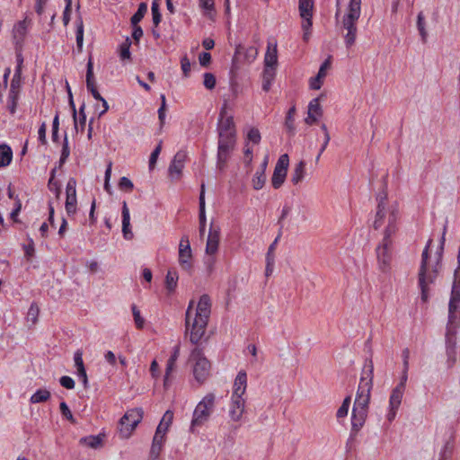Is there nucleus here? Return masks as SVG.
<instances>
[{
  "label": "nucleus",
  "mask_w": 460,
  "mask_h": 460,
  "mask_svg": "<svg viewBox=\"0 0 460 460\" xmlns=\"http://www.w3.org/2000/svg\"><path fill=\"white\" fill-rule=\"evenodd\" d=\"M323 80H324L323 78H322L318 75L312 77L309 81L310 88L314 89V90H319L323 84Z\"/></svg>",
  "instance_id": "54"
},
{
  "label": "nucleus",
  "mask_w": 460,
  "mask_h": 460,
  "mask_svg": "<svg viewBox=\"0 0 460 460\" xmlns=\"http://www.w3.org/2000/svg\"><path fill=\"white\" fill-rule=\"evenodd\" d=\"M163 446L160 444L152 443L150 456L153 460H156L160 455Z\"/></svg>",
  "instance_id": "57"
},
{
  "label": "nucleus",
  "mask_w": 460,
  "mask_h": 460,
  "mask_svg": "<svg viewBox=\"0 0 460 460\" xmlns=\"http://www.w3.org/2000/svg\"><path fill=\"white\" fill-rule=\"evenodd\" d=\"M59 382L60 385L66 389L75 388V381L70 376H64L60 378Z\"/></svg>",
  "instance_id": "56"
},
{
  "label": "nucleus",
  "mask_w": 460,
  "mask_h": 460,
  "mask_svg": "<svg viewBox=\"0 0 460 460\" xmlns=\"http://www.w3.org/2000/svg\"><path fill=\"white\" fill-rule=\"evenodd\" d=\"M216 402V395L213 393L207 394L197 404L191 420L190 428L200 426L208 420L213 412Z\"/></svg>",
  "instance_id": "6"
},
{
  "label": "nucleus",
  "mask_w": 460,
  "mask_h": 460,
  "mask_svg": "<svg viewBox=\"0 0 460 460\" xmlns=\"http://www.w3.org/2000/svg\"><path fill=\"white\" fill-rule=\"evenodd\" d=\"M150 372L153 378L157 379L159 377V365L155 359L151 363Z\"/></svg>",
  "instance_id": "64"
},
{
  "label": "nucleus",
  "mask_w": 460,
  "mask_h": 460,
  "mask_svg": "<svg viewBox=\"0 0 460 460\" xmlns=\"http://www.w3.org/2000/svg\"><path fill=\"white\" fill-rule=\"evenodd\" d=\"M219 121L217 126L218 137H236L235 125L234 118L227 115V102H225L219 113Z\"/></svg>",
  "instance_id": "14"
},
{
  "label": "nucleus",
  "mask_w": 460,
  "mask_h": 460,
  "mask_svg": "<svg viewBox=\"0 0 460 460\" xmlns=\"http://www.w3.org/2000/svg\"><path fill=\"white\" fill-rule=\"evenodd\" d=\"M314 0H299V13L303 21H312Z\"/></svg>",
  "instance_id": "25"
},
{
  "label": "nucleus",
  "mask_w": 460,
  "mask_h": 460,
  "mask_svg": "<svg viewBox=\"0 0 460 460\" xmlns=\"http://www.w3.org/2000/svg\"><path fill=\"white\" fill-rule=\"evenodd\" d=\"M417 27H418V30H419V31L420 33V36H421L422 40H425L426 37H427V31H426V29H425L424 15H423L422 12L419 13V14H418V17H417Z\"/></svg>",
  "instance_id": "44"
},
{
  "label": "nucleus",
  "mask_w": 460,
  "mask_h": 460,
  "mask_svg": "<svg viewBox=\"0 0 460 460\" xmlns=\"http://www.w3.org/2000/svg\"><path fill=\"white\" fill-rule=\"evenodd\" d=\"M289 164V158L287 154L281 155L275 165L271 184L274 189H279L285 181Z\"/></svg>",
  "instance_id": "15"
},
{
  "label": "nucleus",
  "mask_w": 460,
  "mask_h": 460,
  "mask_svg": "<svg viewBox=\"0 0 460 460\" xmlns=\"http://www.w3.org/2000/svg\"><path fill=\"white\" fill-rule=\"evenodd\" d=\"M460 309V245L457 252V266L454 271V282L449 301V319Z\"/></svg>",
  "instance_id": "12"
},
{
  "label": "nucleus",
  "mask_w": 460,
  "mask_h": 460,
  "mask_svg": "<svg viewBox=\"0 0 460 460\" xmlns=\"http://www.w3.org/2000/svg\"><path fill=\"white\" fill-rule=\"evenodd\" d=\"M146 4L145 3H141L138 5V9L136 12V13L131 17L132 25H137L143 19L145 13H146Z\"/></svg>",
  "instance_id": "37"
},
{
  "label": "nucleus",
  "mask_w": 460,
  "mask_h": 460,
  "mask_svg": "<svg viewBox=\"0 0 460 460\" xmlns=\"http://www.w3.org/2000/svg\"><path fill=\"white\" fill-rule=\"evenodd\" d=\"M392 239L383 238L376 249L377 268L382 273H388L392 269Z\"/></svg>",
  "instance_id": "10"
},
{
  "label": "nucleus",
  "mask_w": 460,
  "mask_h": 460,
  "mask_svg": "<svg viewBox=\"0 0 460 460\" xmlns=\"http://www.w3.org/2000/svg\"><path fill=\"white\" fill-rule=\"evenodd\" d=\"M178 263L182 270L191 272L193 268V254L189 237L183 235L179 243Z\"/></svg>",
  "instance_id": "13"
},
{
  "label": "nucleus",
  "mask_w": 460,
  "mask_h": 460,
  "mask_svg": "<svg viewBox=\"0 0 460 460\" xmlns=\"http://www.w3.org/2000/svg\"><path fill=\"white\" fill-rule=\"evenodd\" d=\"M179 279V275L175 270H169L165 276V288L169 295L174 293L177 283Z\"/></svg>",
  "instance_id": "26"
},
{
  "label": "nucleus",
  "mask_w": 460,
  "mask_h": 460,
  "mask_svg": "<svg viewBox=\"0 0 460 460\" xmlns=\"http://www.w3.org/2000/svg\"><path fill=\"white\" fill-rule=\"evenodd\" d=\"M50 398V392L47 389L37 390L30 399L31 403H40L47 402Z\"/></svg>",
  "instance_id": "33"
},
{
  "label": "nucleus",
  "mask_w": 460,
  "mask_h": 460,
  "mask_svg": "<svg viewBox=\"0 0 460 460\" xmlns=\"http://www.w3.org/2000/svg\"><path fill=\"white\" fill-rule=\"evenodd\" d=\"M236 137H219L217 158L220 164H224L230 152L234 149Z\"/></svg>",
  "instance_id": "19"
},
{
  "label": "nucleus",
  "mask_w": 460,
  "mask_h": 460,
  "mask_svg": "<svg viewBox=\"0 0 460 460\" xmlns=\"http://www.w3.org/2000/svg\"><path fill=\"white\" fill-rule=\"evenodd\" d=\"M84 108H85V104H83L81 107H80V115H81V118L79 120H77V118L75 117V119L74 118V121H75V128L76 130H78L79 128L81 130L84 129V126H85V122H86V117H85V114L84 112Z\"/></svg>",
  "instance_id": "42"
},
{
  "label": "nucleus",
  "mask_w": 460,
  "mask_h": 460,
  "mask_svg": "<svg viewBox=\"0 0 460 460\" xmlns=\"http://www.w3.org/2000/svg\"><path fill=\"white\" fill-rule=\"evenodd\" d=\"M408 369L409 368H403L399 384L392 390L389 398L388 412L386 414V419L389 422H392L394 420L397 411L402 403L408 379Z\"/></svg>",
  "instance_id": "8"
},
{
  "label": "nucleus",
  "mask_w": 460,
  "mask_h": 460,
  "mask_svg": "<svg viewBox=\"0 0 460 460\" xmlns=\"http://www.w3.org/2000/svg\"><path fill=\"white\" fill-rule=\"evenodd\" d=\"M220 242V228L213 225L210 226L209 232L207 238L206 243V254L209 256V261L211 264L215 262V254L218 251Z\"/></svg>",
  "instance_id": "17"
},
{
  "label": "nucleus",
  "mask_w": 460,
  "mask_h": 460,
  "mask_svg": "<svg viewBox=\"0 0 460 460\" xmlns=\"http://www.w3.org/2000/svg\"><path fill=\"white\" fill-rule=\"evenodd\" d=\"M74 360L77 370L84 368L82 353L80 351L75 352Z\"/></svg>",
  "instance_id": "63"
},
{
  "label": "nucleus",
  "mask_w": 460,
  "mask_h": 460,
  "mask_svg": "<svg viewBox=\"0 0 460 460\" xmlns=\"http://www.w3.org/2000/svg\"><path fill=\"white\" fill-rule=\"evenodd\" d=\"M80 444L87 447L97 449L102 446V437L101 435L87 436L80 439Z\"/></svg>",
  "instance_id": "27"
},
{
  "label": "nucleus",
  "mask_w": 460,
  "mask_h": 460,
  "mask_svg": "<svg viewBox=\"0 0 460 460\" xmlns=\"http://www.w3.org/2000/svg\"><path fill=\"white\" fill-rule=\"evenodd\" d=\"M361 13V0H349L342 17V27L347 31L344 41L347 48L354 45L357 38V22Z\"/></svg>",
  "instance_id": "5"
},
{
  "label": "nucleus",
  "mask_w": 460,
  "mask_h": 460,
  "mask_svg": "<svg viewBox=\"0 0 460 460\" xmlns=\"http://www.w3.org/2000/svg\"><path fill=\"white\" fill-rule=\"evenodd\" d=\"M199 7L204 11V14L211 17L214 11V0H199Z\"/></svg>",
  "instance_id": "38"
},
{
  "label": "nucleus",
  "mask_w": 460,
  "mask_h": 460,
  "mask_svg": "<svg viewBox=\"0 0 460 460\" xmlns=\"http://www.w3.org/2000/svg\"><path fill=\"white\" fill-rule=\"evenodd\" d=\"M86 86L87 89L91 92L93 98L97 101L102 102V110L100 111L99 116H102L109 110V105L106 100L99 93L94 81H93V62L90 59L87 64V72H86Z\"/></svg>",
  "instance_id": "16"
},
{
  "label": "nucleus",
  "mask_w": 460,
  "mask_h": 460,
  "mask_svg": "<svg viewBox=\"0 0 460 460\" xmlns=\"http://www.w3.org/2000/svg\"><path fill=\"white\" fill-rule=\"evenodd\" d=\"M295 114H296V107L292 106L291 108H289V110L287 113V116H286V120H285V127H286L288 134H290V135H294L295 130H296Z\"/></svg>",
  "instance_id": "32"
},
{
  "label": "nucleus",
  "mask_w": 460,
  "mask_h": 460,
  "mask_svg": "<svg viewBox=\"0 0 460 460\" xmlns=\"http://www.w3.org/2000/svg\"><path fill=\"white\" fill-rule=\"evenodd\" d=\"M331 66H332V61H331V57H329L321 65L320 69H319V71H318L316 75H318V76H320V77L324 79L326 77V75H327V71L331 68Z\"/></svg>",
  "instance_id": "48"
},
{
  "label": "nucleus",
  "mask_w": 460,
  "mask_h": 460,
  "mask_svg": "<svg viewBox=\"0 0 460 460\" xmlns=\"http://www.w3.org/2000/svg\"><path fill=\"white\" fill-rule=\"evenodd\" d=\"M247 374L245 371H240L234 378L231 398L246 399Z\"/></svg>",
  "instance_id": "18"
},
{
  "label": "nucleus",
  "mask_w": 460,
  "mask_h": 460,
  "mask_svg": "<svg viewBox=\"0 0 460 460\" xmlns=\"http://www.w3.org/2000/svg\"><path fill=\"white\" fill-rule=\"evenodd\" d=\"M199 64L202 66H207L211 60V55L208 52H203L199 57Z\"/></svg>",
  "instance_id": "62"
},
{
  "label": "nucleus",
  "mask_w": 460,
  "mask_h": 460,
  "mask_svg": "<svg viewBox=\"0 0 460 460\" xmlns=\"http://www.w3.org/2000/svg\"><path fill=\"white\" fill-rule=\"evenodd\" d=\"M84 42V23L82 19L77 21L76 24V45L79 50L83 48Z\"/></svg>",
  "instance_id": "39"
},
{
  "label": "nucleus",
  "mask_w": 460,
  "mask_h": 460,
  "mask_svg": "<svg viewBox=\"0 0 460 460\" xmlns=\"http://www.w3.org/2000/svg\"><path fill=\"white\" fill-rule=\"evenodd\" d=\"M122 234L127 240L133 238V233L130 229V214L126 201L122 203Z\"/></svg>",
  "instance_id": "23"
},
{
  "label": "nucleus",
  "mask_w": 460,
  "mask_h": 460,
  "mask_svg": "<svg viewBox=\"0 0 460 460\" xmlns=\"http://www.w3.org/2000/svg\"><path fill=\"white\" fill-rule=\"evenodd\" d=\"M179 355H180V346L177 345L174 347L173 352L167 361V366H166V370H165V375H164V386L168 385L170 375L175 367V364L179 358Z\"/></svg>",
  "instance_id": "24"
},
{
  "label": "nucleus",
  "mask_w": 460,
  "mask_h": 460,
  "mask_svg": "<svg viewBox=\"0 0 460 460\" xmlns=\"http://www.w3.org/2000/svg\"><path fill=\"white\" fill-rule=\"evenodd\" d=\"M172 420H173V413L172 411L168 410L164 412L160 422L170 427L172 422Z\"/></svg>",
  "instance_id": "60"
},
{
  "label": "nucleus",
  "mask_w": 460,
  "mask_h": 460,
  "mask_svg": "<svg viewBox=\"0 0 460 460\" xmlns=\"http://www.w3.org/2000/svg\"><path fill=\"white\" fill-rule=\"evenodd\" d=\"M371 381L361 379L351 411V427L358 431L365 424L370 402Z\"/></svg>",
  "instance_id": "3"
},
{
  "label": "nucleus",
  "mask_w": 460,
  "mask_h": 460,
  "mask_svg": "<svg viewBox=\"0 0 460 460\" xmlns=\"http://www.w3.org/2000/svg\"><path fill=\"white\" fill-rule=\"evenodd\" d=\"M203 84L206 88H208L209 90L213 89L216 85V78H215L214 75H212L210 73H206L204 75Z\"/></svg>",
  "instance_id": "49"
},
{
  "label": "nucleus",
  "mask_w": 460,
  "mask_h": 460,
  "mask_svg": "<svg viewBox=\"0 0 460 460\" xmlns=\"http://www.w3.org/2000/svg\"><path fill=\"white\" fill-rule=\"evenodd\" d=\"M21 76L22 75H20V72L15 71L11 81L9 97L12 99L13 103L18 97L19 90L21 87Z\"/></svg>",
  "instance_id": "29"
},
{
  "label": "nucleus",
  "mask_w": 460,
  "mask_h": 460,
  "mask_svg": "<svg viewBox=\"0 0 460 460\" xmlns=\"http://www.w3.org/2000/svg\"><path fill=\"white\" fill-rule=\"evenodd\" d=\"M305 174V163L304 161H300L297 163L293 170L291 175V181L293 184L296 185L304 179Z\"/></svg>",
  "instance_id": "28"
},
{
  "label": "nucleus",
  "mask_w": 460,
  "mask_h": 460,
  "mask_svg": "<svg viewBox=\"0 0 460 460\" xmlns=\"http://www.w3.org/2000/svg\"><path fill=\"white\" fill-rule=\"evenodd\" d=\"M131 309L136 327L137 329H143L145 325V319L141 316L139 309L135 305L131 306Z\"/></svg>",
  "instance_id": "40"
},
{
  "label": "nucleus",
  "mask_w": 460,
  "mask_h": 460,
  "mask_svg": "<svg viewBox=\"0 0 460 460\" xmlns=\"http://www.w3.org/2000/svg\"><path fill=\"white\" fill-rule=\"evenodd\" d=\"M323 115V108L320 104V98L313 99L307 108V116L305 119V122L311 126L316 123Z\"/></svg>",
  "instance_id": "20"
},
{
  "label": "nucleus",
  "mask_w": 460,
  "mask_h": 460,
  "mask_svg": "<svg viewBox=\"0 0 460 460\" xmlns=\"http://www.w3.org/2000/svg\"><path fill=\"white\" fill-rule=\"evenodd\" d=\"M69 155H70V150H69V147H68V141H67V137H65L63 146H62L61 156H60V159H59V167H61L66 163V161L68 158Z\"/></svg>",
  "instance_id": "45"
},
{
  "label": "nucleus",
  "mask_w": 460,
  "mask_h": 460,
  "mask_svg": "<svg viewBox=\"0 0 460 460\" xmlns=\"http://www.w3.org/2000/svg\"><path fill=\"white\" fill-rule=\"evenodd\" d=\"M119 187L121 190L130 191L132 190L134 185L133 182L128 177H121L119 182Z\"/></svg>",
  "instance_id": "53"
},
{
  "label": "nucleus",
  "mask_w": 460,
  "mask_h": 460,
  "mask_svg": "<svg viewBox=\"0 0 460 460\" xmlns=\"http://www.w3.org/2000/svg\"><path fill=\"white\" fill-rule=\"evenodd\" d=\"M190 360L193 362L192 372L195 380L199 384H203L210 375V362L199 348H195L191 350Z\"/></svg>",
  "instance_id": "7"
},
{
  "label": "nucleus",
  "mask_w": 460,
  "mask_h": 460,
  "mask_svg": "<svg viewBox=\"0 0 460 460\" xmlns=\"http://www.w3.org/2000/svg\"><path fill=\"white\" fill-rule=\"evenodd\" d=\"M40 309L36 304H31L27 314V319L28 321L31 322L32 323H36L38 321Z\"/></svg>",
  "instance_id": "43"
},
{
  "label": "nucleus",
  "mask_w": 460,
  "mask_h": 460,
  "mask_svg": "<svg viewBox=\"0 0 460 460\" xmlns=\"http://www.w3.org/2000/svg\"><path fill=\"white\" fill-rule=\"evenodd\" d=\"M66 210L68 215L75 213V211H76V195L66 196Z\"/></svg>",
  "instance_id": "41"
},
{
  "label": "nucleus",
  "mask_w": 460,
  "mask_h": 460,
  "mask_svg": "<svg viewBox=\"0 0 460 460\" xmlns=\"http://www.w3.org/2000/svg\"><path fill=\"white\" fill-rule=\"evenodd\" d=\"M187 155L183 151H179L174 155L170 166H169V174L172 179L178 180L181 175L182 169L184 167V163L186 161Z\"/></svg>",
  "instance_id": "21"
},
{
  "label": "nucleus",
  "mask_w": 460,
  "mask_h": 460,
  "mask_svg": "<svg viewBox=\"0 0 460 460\" xmlns=\"http://www.w3.org/2000/svg\"><path fill=\"white\" fill-rule=\"evenodd\" d=\"M59 408H60V411H61L62 415L66 419H67L72 423L76 422L70 409L68 408L67 404L65 402H60Z\"/></svg>",
  "instance_id": "47"
},
{
  "label": "nucleus",
  "mask_w": 460,
  "mask_h": 460,
  "mask_svg": "<svg viewBox=\"0 0 460 460\" xmlns=\"http://www.w3.org/2000/svg\"><path fill=\"white\" fill-rule=\"evenodd\" d=\"M162 149V143L160 142L158 146L155 147V149L152 152L149 159V166L150 168H153L156 163L157 157L161 152Z\"/></svg>",
  "instance_id": "55"
},
{
  "label": "nucleus",
  "mask_w": 460,
  "mask_h": 460,
  "mask_svg": "<svg viewBox=\"0 0 460 460\" xmlns=\"http://www.w3.org/2000/svg\"><path fill=\"white\" fill-rule=\"evenodd\" d=\"M181 69L185 76L189 75L190 71V62L187 57H183L181 60Z\"/></svg>",
  "instance_id": "61"
},
{
  "label": "nucleus",
  "mask_w": 460,
  "mask_h": 460,
  "mask_svg": "<svg viewBox=\"0 0 460 460\" xmlns=\"http://www.w3.org/2000/svg\"><path fill=\"white\" fill-rule=\"evenodd\" d=\"M350 402H351V397L350 396H347L341 405L339 407V409L337 410V412H336V417L338 420H341V419H344L348 416L349 414V408H350Z\"/></svg>",
  "instance_id": "35"
},
{
  "label": "nucleus",
  "mask_w": 460,
  "mask_h": 460,
  "mask_svg": "<svg viewBox=\"0 0 460 460\" xmlns=\"http://www.w3.org/2000/svg\"><path fill=\"white\" fill-rule=\"evenodd\" d=\"M194 302L190 301L186 311V332L190 334V341L198 344L205 334L210 315L211 301L208 295H202L192 317Z\"/></svg>",
  "instance_id": "1"
},
{
  "label": "nucleus",
  "mask_w": 460,
  "mask_h": 460,
  "mask_svg": "<svg viewBox=\"0 0 460 460\" xmlns=\"http://www.w3.org/2000/svg\"><path fill=\"white\" fill-rule=\"evenodd\" d=\"M266 181V175L263 172L257 171L252 178V183L254 190H259L263 188Z\"/></svg>",
  "instance_id": "36"
},
{
  "label": "nucleus",
  "mask_w": 460,
  "mask_h": 460,
  "mask_svg": "<svg viewBox=\"0 0 460 460\" xmlns=\"http://www.w3.org/2000/svg\"><path fill=\"white\" fill-rule=\"evenodd\" d=\"M143 419V410L134 408L128 410L120 419L119 433L121 438H128Z\"/></svg>",
  "instance_id": "9"
},
{
  "label": "nucleus",
  "mask_w": 460,
  "mask_h": 460,
  "mask_svg": "<svg viewBox=\"0 0 460 460\" xmlns=\"http://www.w3.org/2000/svg\"><path fill=\"white\" fill-rule=\"evenodd\" d=\"M246 411V399L231 398L226 406V418L235 428L240 427Z\"/></svg>",
  "instance_id": "11"
},
{
  "label": "nucleus",
  "mask_w": 460,
  "mask_h": 460,
  "mask_svg": "<svg viewBox=\"0 0 460 460\" xmlns=\"http://www.w3.org/2000/svg\"><path fill=\"white\" fill-rule=\"evenodd\" d=\"M431 240H429L426 247L421 253V261L418 271V284L421 291V300L426 303L429 296V288L435 283L441 264L439 259L432 260L429 254V246Z\"/></svg>",
  "instance_id": "2"
},
{
  "label": "nucleus",
  "mask_w": 460,
  "mask_h": 460,
  "mask_svg": "<svg viewBox=\"0 0 460 460\" xmlns=\"http://www.w3.org/2000/svg\"><path fill=\"white\" fill-rule=\"evenodd\" d=\"M399 217L398 208L396 205L386 206L384 199H381L377 206L376 219L374 221V228L379 229L386 224L384 230V237L391 239L392 235L397 231V220Z\"/></svg>",
  "instance_id": "4"
},
{
  "label": "nucleus",
  "mask_w": 460,
  "mask_h": 460,
  "mask_svg": "<svg viewBox=\"0 0 460 460\" xmlns=\"http://www.w3.org/2000/svg\"><path fill=\"white\" fill-rule=\"evenodd\" d=\"M66 196L76 195V181L74 178H70L66 183Z\"/></svg>",
  "instance_id": "51"
},
{
  "label": "nucleus",
  "mask_w": 460,
  "mask_h": 460,
  "mask_svg": "<svg viewBox=\"0 0 460 460\" xmlns=\"http://www.w3.org/2000/svg\"><path fill=\"white\" fill-rule=\"evenodd\" d=\"M131 45L130 39L128 37L119 48V55L122 61L130 60L131 53L129 50Z\"/></svg>",
  "instance_id": "34"
},
{
  "label": "nucleus",
  "mask_w": 460,
  "mask_h": 460,
  "mask_svg": "<svg viewBox=\"0 0 460 460\" xmlns=\"http://www.w3.org/2000/svg\"><path fill=\"white\" fill-rule=\"evenodd\" d=\"M448 356V366L452 367L456 361V351L455 345H449L447 349Z\"/></svg>",
  "instance_id": "50"
},
{
  "label": "nucleus",
  "mask_w": 460,
  "mask_h": 460,
  "mask_svg": "<svg viewBox=\"0 0 460 460\" xmlns=\"http://www.w3.org/2000/svg\"><path fill=\"white\" fill-rule=\"evenodd\" d=\"M261 136L259 128L255 127H248L246 128L245 140L246 146L249 143H252L253 145H258L261 142Z\"/></svg>",
  "instance_id": "30"
},
{
  "label": "nucleus",
  "mask_w": 460,
  "mask_h": 460,
  "mask_svg": "<svg viewBox=\"0 0 460 460\" xmlns=\"http://www.w3.org/2000/svg\"><path fill=\"white\" fill-rule=\"evenodd\" d=\"M151 11L153 15V22L155 26H157L161 22V13L159 12V4L157 0L153 2Z\"/></svg>",
  "instance_id": "46"
},
{
  "label": "nucleus",
  "mask_w": 460,
  "mask_h": 460,
  "mask_svg": "<svg viewBox=\"0 0 460 460\" xmlns=\"http://www.w3.org/2000/svg\"><path fill=\"white\" fill-rule=\"evenodd\" d=\"M13 158V152L6 145L0 146V167L8 165Z\"/></svg>",
  "instance_id": "31"
},
{
  "label": "nucleus",
  "mask_w": 460,
  "mask_h": 460,
  "mask_svg": "<svg viewBox=\"0 0 460 460\" xmlns=\"http://www.w3.org/2000/svg\"><path fill=\"white\" fill-rule=\"evenodd\" d=\"M275 67H265L263 71V80L264 81H273L275 77Z\"/></svg>",
  "instance_id": "58"
},
{
  "label": "nucleus",
  "mask_w": 460,
  "mask_h": 460,
  "mask_svg": "<svg viewBox=\"0 0 460 460\" xmlns=\"http://www.w3.org/2000/svg\"><path fill=\"white\" fill-rule=\"evenodd\" d=\"M21 209H22V202L18 198H16L15 199V207L10 214L11 218L14 222H18L17 216H18L19 212L21 211Z\"/></svg>",
  "instance_id": "59"
},
{
  "label": "nucleus",
  "mask_w": 460,
  "mask_h": 460,
  "mask_svg": "<svg viewBox=\"0 0 460 460\" xmlns=\"http://www.w3.org/2000/svg\"><path fill=\"white\" fill-rule=\"evenodd\" d=\"M278 65V49L277 43H268L267 50L264 57L265 67H277Z\"/></svg>",
  "instance_id": "22"
},
{
  "label": "nucleus",
  "mask_w": 460,
  "mask_h": 460,
  "mask_svg": "<svg viewBox=\"0 0 460 460\" xmlns=\"http://www.w3.org/2000/svg\"><path fill=\"white\" fill-rule=\"evenodd\" d=\"M312 21H302V29H303V40L307 41L310 38L311 31L310 29L312 27Z\"/></svg>",
  "instance_id": "52"
}]
</instances>
